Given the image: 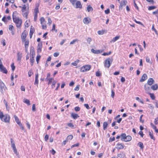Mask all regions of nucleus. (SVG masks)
Listing matches in <instances>:
<instances>
[{
	"label": "nucleus",
	"mask_w": 158,
	"mask_h": 158,
	"mask_svg": "<svg viewBox=\"0 0 158 158\" xmlns=\"http://www.w3.org/2000/svg\"><path fill=\"white\" fill-rule=\"evenodd\" d=\"M18 12L16 11L13 12L12 15L13 21L16 24V27L18 28H20L22 24V21L21 19L18 16Z\"/></svg>",
	"instance_id": "1"
},
{
	"label": "nucleus",
	"mask_w": 158,
	"mask_h": 158,
	"mask_svg": "<svg viewBox=\"0 0 158 158\" xmlns=\"http://www.w3.org/2000/svg\"><path fill=\"white\" fill-rule=\"evenodd\" d=\"M19 7L21 8V11L23 16L26 19H27L29 10L28 4H24L22 6H19Z\"/></svg>",
	"instance_id": "2"
},
{
	"label": "nucleus",
	"mask_w": 158,
	"mask_h": 158,
	"mask_svg": "<svg viewBox=\"0 0 158 158\" xmlns=\"http://www.w3.org/2000/svg\"><path fill=\"white\" fill-rule=\"evenodd\" d=\"M10 117L8 114H4L3 112L0 110V119L1 120L6 123H10Z\"/></svg>",
	"instance_id": "3"
},
{
	"label": "nucleus",
	"mask_w": 158,
	"mask_h": 158,
	"mask_svg": "<svg viewBox=\"0 0 158 158\" xmlns=\"http://www.w3.org/2000/svg\"><path fill=\"white\" fill-rule=\"evenodd\" d=\"M39 5H36L34 9V21H36L38 18V14L39 13Z\"/></svg>",
	"instance_id": "4"
},
{
	"label": "nucleus",
	"mask_w": 158,
	"mask_h": 158,
	"mask_svg": "<svg viewBox=\"0 0 158 158\" xmlns=\"http://www.w3.org/2000/svg\"><path fill=\"white\" fill-rule=\"evenodd\" d=\"M112 62V59L108 58L106 59L104 63V66L105 68H109Z\"/></svg>",
	"instance_id": "5"
},
{
	"label": "nucleus",
	"mask_w": 158,
	"mask_h": 158,
	"mask_svg": "<svg viewBox=\"0 0 158 158\" xmlns=\"http://www.w3.org/2000/svg\"><path fill=\"white\" fill-rule=\"evenodd\" d=\"M0 89L1 93L3 94L7 89V88L5 84L1 79H0Z\"/></svg>",
	"instance_id": "6"
},
{
	"label": "nucleus",
	"mask_w": 158,
	"mask_h": 158,
	"mask_svg": "<svg viewBox=\"0 0 158 158\" xmlns=\"http://www.w3.org/2000/svg\"><path fill=\"white\" fill-rule=\"evenodd\" d=\"M40 24L42 25V28L43 29L45 30L47 29V27L46 24V21L43 17H42L40 19Z\"/></svg>",
	"instance_id": "7"
},
{
	"label": "nucleus",
	"mask_w": 158,
	"mask_h": 158,
	"mask_svg": "<svg viewBox=\"0 0 158 158\" xmlns=\"http://www.w3.org/2000/svg\"><path fill=\"white\" fill-rule=\"evenodd\" d=\"M91 66L89 65H86L82 67L80 69L81 72H85L90 69Z\"/></svg>",
	"instance_id": "8"
},
{
	"label": "nucleus",
	"mask_w": 158,
	"mask_h": 158,
	"mask_svg": "<svg viewBox=\"0 0 158 158\" xmlns=\"http://www.w3.org/2000/svg\"><path fill=\"white\" fill-rule=\"evenodd\" d=\"M0 71L1 72L5 74H7L8 71L6 68L2 64L1 60L0 59Z\"/></svg>",
	"instance_id": "9"
},
{
	"label": "nucleus",
	"mask_w": 158,
	"mask_h": 158,
	"mask_svg": "<svg viewBox=\"0 0 158 158\" xmlns=\"http://www.w3.org/2000/svg\"><path fill=\"white\" fill-rule=\"evenodd\" d=\"M30 53L31 54L32 56L30 58V61L31 63V66H32L34 63L35 62V60L34 59V57L33 56L34 55H35V51L34 50H30Z\"/></svg>",
	"instance_id": "10"
},
{
	"label": "nucleus",
	"mask_w": 158,
	"mask_h": 158,
	"mask_svg": "<svg viewBox=\"0 0 158 158\" xmlns=\"http://www.w3.org/2000/svg\"><path fill=\"white\" fill-rule=\"evenodd\" d=\"M27 35V33L26 30H24L22 33L21 35V38L22 41H25Z\"/></svg>",
	"instance_id": "11"
},
{
	"label": "nucleus",
	"mask_w": 158,
	"mask_h": 158,
	"mask_svg": "<svg viewBox=\"0 0 158 158\" xmlns=\"http://www.w3.org/2000/svg\"><path fill=\"white\" fill-rule=\"evenodd\" d=\"M9 30L11 31V33L12 35H14L15 33V30L14 27L11 24L9 25L8 27Z\"/></svg>",
	"instance_id": "12"
},
{
	"label": "nucleus",
	"mask_w": 158,
	"mask_h": 158,
	"mask_svg": "<svg viewBox=\"0 0 158 158\" xmlns=\"http://www.w3.org/2000/svg\"><path fill=\"white\" fill-rule=\"evenodd\" d=\"M23 42H24V47L25 48V51L27 52L28 51V48L29 45V40H25V41H22Z\"/></svg>",
	"instance_id": "13"
},
{
	"label": "nucleus",
	"mask_w": 158,
	"mask_h": 158,
	"mask_svg": "<svg viewBox=\"0 0 158 158\" xmlns=\"http://www.w3.org/2000/svg\"><path fill=\"white\" fill-rule=\"evenodd\" d=\"M35 31V29L34 27L32 26H31L30 31L29 33L30 38L31 39L32 37V35Z\"/></svg>",
	"instance_id": "14"
},
{
	"label": "nucleus",
	"mask_w": 158,
	"mask_h": 158,
	"mask_svg": "<svg viewBox=\"0 0 158 158\" xmlns=\"http://www.w3.org/2000/svg\"><path fill=\"white\" fill-rule=\"evenodd\" d=\"M103 50H95L94 49H91V52L95 54H99L103 52Z\"/></svg>",
	"instance_id": "15"
},
{
	"label": "nucleus",
	"mask_w": 158,
	"mask_h": 158,
	"mask_svg": "<svg viewBox=\"0 0 158 158\" xmlns=\"http://www.w3.org/2000/svg\"><path fill=\"white\" fill-rule=\"evenodd\" d=\"M124 145L121 143H118L116 144V148L118 149H122L124 148Z\"/></svg>",
	"instance_id": "16"
},
{
	"label": "nucleus",
	"mask_w": 158,
	"mask_h": 158,
	"mask_svg": "<svg viewBox=\"0 0 158 158\" xmlns=\"http://www.w3.org/2000/svg\"><path fill=\"white\" fill-rule=\"evenodd\" d=\"M127 2L126 0H123L122 1L120 2V4L119 6V8H122L123 6H124L127 3Z\"/></svg>",
	"instance_id": "17"
},
{
	"label": "nucleus",
	"mask_w": 158,
	"mask_h": 158,
	"mask_svg": "<svg viewBox=\"0 0 158 158\" xmlns=\"http://www.w3.org/2000/svg\"><path fill=\"white\" fill-rule=\"evenodd\" d=\"M75 4L76 8H79L80 9H81L82 8V6L80 1H77L76 2Z\"/></svg>",
	"instance_id": "18"
},
{
	"label": "nucleus",
	"mask_w": 158,
	"mask_h": 158,
	"mask_svg": "<svg viewBox=\"0 0 158 158\" xmlns=\"http://www.w3.org/2000/svg\"><path fill=\"white\" fill-rule=\"evenodd\" d=\"M147 78L148 76L145 73H144L143 75L139 81L140 82H143L145 81Z\"/></svg>",
	"instance_id": "19"
},
{
	"label": "nucleus",
	"mask_w": 158,
	"mask_h": 158,
	"mask_svg": "<svg viewBox=\"0 0 158 158\" xmlns=\"http://www.w3.org/2000/svg\"><path fill=\"white\" fill-rule=\"evenodd\" d=\"M42 46V44L41 43H39L38 44L37 48V53H39L41 52Z\"/></svg>",
	"instance_id": "20"
},
{
	"label": "nucleus",
	"mask_w": 158,
	"mask_h": 158,
	"mask_svg": "<svg viewBox=\"0 0 158 158\" xmlns=\"http://www.w3.org/2000/svg\"><path fill=\"white\" fill-rule=\"evenodd\" d=\"M11 19V17L10 16H8L6 18L4 16L2 19V20L5 23H7L8 20Z\"/></svg>",
	"instance_id": "21"
},
{
	"label": "nucleus",
	"mask_w": 158,
	"mask_h": 158,
	"mask_svg": "<svg viewBox=\"0 0 158 158\" xmlns=\"http://www.w3.org/2000/svg\"><path fill=\"white\" fill-rule=\"evenodd\" d=\"M39 74L37 73L35 74V81L34 82V84L37 85V86H38L39 84V80H38Z\"/></svg>",
	"instance_id": "22"
},
{
	"label": "nucleus",
	"mask_w": 158,
	"mask_h": 158,
	"mask_svg": "<svg viewBox=\"0 0 158 158\" xmlns=\"http://www.w3.org/2000/svg\"><path fill=\"white\" fill-rule=\"evenodd\" d=\"M91 19L88 17L85 18L83 20V23L85 24H88L91 22Z\"/></svg>",
	"instance_id": "23"
},
{
	"label": "nucleus",
	"mask_w": 158,
	"mask_h": 158,
	"mask_svg": "<svg viewBox=\"0 0 158 158\" xmlns=\"http://www.w3.org/2000/svg\"><path fill=\"white\" fill-rule=\"evenodd\" d=\"M17 60L20 61L22 58V53L19 52H18L17 53Z\"/></svg>",
	"instance_id": "24"
},
{
	"label": "nucleus",
	"mask_w": 158,
	"mask_h": 158,
	"mask_svg": "<svg viewBox=\"0 0 158 158\" xmlns=\"http://www.w3.org/2000/svg\"><path fill=\"white\" fill-rule=\"evenodd\" d=\"M148 85L146 84H145L144 85L145 90L146 92L148 94L149 93V92L150 90V88Z\"/></svg>",
	"instance_id": "25"
},
{
	"label": "nucleus",
	"mask_w": 158,
	"mask_h": 158,
	"mask_svg": "<svg viewBox=\"0 0 158 158\" xmlns=\"http://www.w3.org/2000/svg\"><path fill=\"white\" fill-rule=\"evenodd\" d=\"M154 82V81L153 78H149L147 84L149 85H151Z\"/></svg>",
	"instance_id": "26"
},
{
	"label": "nucleus",
	"mask_w": 158,
	"mask_h": 158,
	"mask_svg": "<svg viewBox=\"0 0 158 158\" xmlns=\"http://www.w3.org/2000/svg\"><path fill=\"white\" fill-rule=\"evenodd\" d=\"M71 116L74 119H76L79 117V116L77 114L73 113L71 114Z\"/></svg>",
	"instance_id": "27"
},
{
	"label": "nucleus",
	"mask_w": 158,
	"mask_h": 158,
	"mask_svg": "<svg viewBox=\"0 0 158 158\" xmlns=\"http://www.w3.org/2000/svg\"><path fill=\"white\" fill-rule=\"evenodd\" d=\"M132 139L130 135L126 136L125 139L124 140V141L126 142L130 141Z\"/></svg>",
	"instance_id": "28"
},
{
	"label": "nucleus",
	"mask_w": 158,
	"mask_h": 158,
	"mask_svg": "<svg viewBox=\"0 0 158 158\" xmlns=\"http://www.w3.org/2000/svg\"><path fill=\"white\" fill-rule=\"evenodd\" d=\"M150 125L153 129L155 130V132L156 133H158V129L152 123H151Z\"/></svg>",
	"instance_id": "29"
},
{
	"label": "nucleus",
	"mask_w": 158,
	"mask_h": 158,
	"mask_svg": "<svg viewBox=\"0 0 158 158\" xmlns=\"http://www.w3.org/2000/svg\"><path fill=\"white\" fill-rule=\"evenodd\" d=\"M109 123L107 122H104L103 124V130H105L106 129Z\"/></svg>",
	"instance_id": "30"
},
{
	"label": "nucleus",
	"mask_w": 158,
	"mask_h": 158,
	"mask_svg": "<svg viewBox=\"0 0 158 158\" xmlns=\"http://www.w3.org/2000/svg\"><path fill=\"white\" fill-rule=\"evenodd\" d=\"M153 132L152 131H149V135L151 138L153 139V140L155 141V138L153 136Z\"/></svg>",
	"instance_id": "31"
},
{
	"label": "nucleus",
	"mask_w": 158,
	"mask_h": 158,
	"mask_svg": "<svg viewBox=\"0 0 158 158\" xmlns=\"http://www.w3.org/2000/svg\"><path fill=\"white\" fill-rule=\"evenodd\" d=\"M151 88L154 90H156L158 89V85L156 84L153 85L151 86Z\"/></svg>",
	"instance_id": "32"
},
{
	"label": "nucleus",
	"mask_w": 158,
	"mask_h": 158,
	"mask_svg": "<svg viewBox=\"0 0 158 158\" xmlns=\"http://www.w3.org/2000/svg\"><path fill=\"white\" fill-rule=\"evenodd\" d=\"M14 117L15 120V122L18 125L19 124H21V122L19 121V118L18 117L16 116V115H14Z\"/></svg>",
	"instance_id": "33"
},
{
	"label": "nucleus",
	"mask_w": 158,
	"mask_h": 158,
	"mask_svg": "<svg viewBox=\"0 0 158 158\" xmlns=\"http://www.w3.org/2000/svg\"><path fill=\"white\" fill-rule=\"evenodd\" d=\"M106 31L104 30H99L98 31V33L99 35H102L104 33H106Z\"/></svg>",
	"instance_id": "34"
},
{
	"label": "nucleus",
	"mask_w": 158,
	"mask_h": 158,
	"mask_svg": "<svg viewBox=\"0 0 158 158\" xmlns=\"http://www.w3.org/2000/svg\"><path fill=\"white\" fill-rule=\"evenodd\" d=\"M120 136L121 137V140L124 141V140L126 136V134L124 133H122L121 135Z\"/></svg>",
	"instance_id": "35"
},
{
	"label": "nucleus",
	"mask_w": 158,
	"mask_h": 158,
	"mask_svg": "<svg viewBox=\"0 0 158 158\" xmlns=\"http://www.w3.org/2000/svg\"><path fill=\"white\" fill-rule=\"evenodd\" d=\"M87 9L88 12H89L91 11H92L93 10V9L90 5H89L87 7Z\"/></svg>",
	"instance_id": "36"
},
{
	"label": "nucleus",
	"mask_w": 158,
	"mask_h": 158,
	"mask_svg": "<svg viewBox=\"0 0 158 158\" xmlns=\"http://www.w3.org/2000/svg\"><path fill=\"white\" fill-rule=\"evenodd\" d=\"M120 38L119 36H116L114 38H113L112 40H111L112 42H114L118 40Z\"/></svg>",
	"instance_id": "37"
},
{
	"label": "nucleus",
	"mask_w": 158,
	"mask_h": 158,
	"mask_svg": "<svg viewBox=\"0 0 158 158\" xmlns=\"http://www.w3.org/2000/svg\"><path fill=\"white\" fill-rule=\"evenodd\" d=\"M3 102L5 105L6 109L8 110L9 107V106H8L7 102L6 100L5 99L4 100Z\"/></svg>",
	"instance_id": "38"
},
{
	"label": "nucleus",
	"mask_w": 158,
	"mask_h": 158,
	"mask_svg": "<svg viewBox=\"0 0 158 158\" xmlns=\"http://www.w3.org/2000/svg\"><path fill=\"white\" fill-rule=\"evenodd\" d=\"M138 145L139 147H140V148L142 149H143V148H144V146L143 145V143L141 142H139V143H138Z\"/></svg>",
	"instance_id": "39"
},
{
	"label": "nucleus",
	"mask_w": 158,
	"mask_h": 158,
	"mask_svg": "<svg viewBox=\"0 0 158 158\" xmlns=\"http://www.w3.org/2000/svg\"><path fill=\"white\" fill-rule=\"evenodd\" d=\"M150 96L152 100H154L155 98V97L154 95V94L153 93H148Z\"/></svg>",
	"instance_id": "40"
},
{
	"label": "nucleus",
	"mask_w": 158,
	"mask_h": 158,
	"mask_svg": "<svg viewBox=\"0 0 158 158\" xmlns=\"http://www.w3.org/2000/svg\"><path fill=\"white\" fill-rule=\"evenodd\" d=\"M40 58L41 56L40 55H38L36 57V61L37 64H38L39 63V61Z\"/></svg>",
	"instance_id": "41"
},
{
	"label": "nucleus",
	"mask_w": 158,
	"mask_h": 158,
	"mask_svg": "<svg viewBox=\"0 0 158 158\" xmlns=\"http://www.w3.org/2000/svg\"><path fill=\"white\" fill-rule=\"evenodd\" d=\"M79 60L77 59L76 61H75L74 62L72 63V64L74 66H76L77 65V64L79 62Z\"/></svg>",
	"instance_id": "42"
},
{
	"label": "nucleus",
	"mask_w": 158,
	"mask_h": 158,
	"mask_svg": "<svg viewBox=\"0 0 158 158\" xmlns=\"http://www.w3.org/2000/svg\"><path fill=\"white\" fill-rule=\"evenodd\" d=\"M48 25L49 26H50L52 24V20L49 17L48 18Z\"/></svg>",
	"instance_id": "43"
},
{
	"label": "nucleus",
	"mask_w": 158,
	"mask_h": 158,
	"mask_svg": "<svg viewBox=\"0 0 158 158\" xmlns=\"http://www.w3.org/2000/svg\"><path fill=\"white\" fill-rule=\"evenodd\" d=\"M56 27V25L54 24H53L52 25V29L51 30L52 31H55L56 32L57 31V30L56 29H55Z\"/></svg>",
	"instance_id": "44"
},
{
	"label": "nucleus",
	"mask_w": 158,
	"mask_h": 158,
	"mask_svg": "<svg viewBox=\"0 0 158 158\" xmlns=\"http://www.w3.org/2000/svg\"><path fill=\"white\" fill-rule=\"evenodd\" d=\"M73 138V136L72 135H69L67 136V137L66 139L68 140H71Z\"/></svg>",
	"instance_id": "45"
},
{
	"label": "nucleus",
	"mask_w": 158,
	"mask_h": 158,
	"mask_svg": "<svg viewBox=\"0 0 158 158\" xmlns=\"http://www.w3.org/2000/svg\"><path fill=\"white\" fill-rule=\"evenodd\" d=\"M23 102H24L27 104L29 106L30 105V101L27 99H25Z\"/></svg>",
	"instance_id": "46"
},
{
	"label": "nucleus",
	"mask_w": 158,
	"mask_h": 158,
	"mask_svg": "<svg viewBox=\"0 0 158 158\" xmlns=\"http://www.w3.org/2000/svg\"><path fill=\"white\" fill-rule=\"evenodd\" d=\"M146 61L147 63H149L150 64H152V62L150 61V58L149 57L147 56L146 57Z\"/></svg>",
	"instance_id": "47"
},
{
	"label": "nucleus",
	"mask_w": 158,
	"mask_h": 158,
	"mask_svg": "<svg viewBox=\"0 0 158 158\" xmlns=\"http://www.w3.org/2000/svg\"><path fill=\"white\" fill-rule=\"evenodd\" d=\"M70 1V2L72 4V5H74L75 4V3L77 1V0H69Z\"/></svg>",
	"instance_id": "48"
},
{
	"label": "nucleus",
	"mask_w": 158,
	"mask_h": 158,
	"mask_svg": "<svg viewBox=\"0 0 158 158\" xmlns=\"http://www.w3.org/2000/svg\"><path fill=\"white\" fill-rule=\"evenodd\" d=\"M33 72L32 70H30L28 71V75L29 77H31V76L33 74Z\"/></svg>",
	"instance_id": "49"
},
{
	"label": "nucleus",
	"mask_w": 158,
	"mask_h": 158,
	"mask_svg": "<svg viewBox=\"0 0 158 158\" xmlns=\"http://www.w3.org/2000/svg\"><path fill=\"white\" fill-rule=\"evenodd\" d=\"M111 53H112V52L111 51H109L108 52V53H105V52L104 53L102 54V55L103 56H108V55H110Z\"/></svg>",
	"instance_id": "50"
},
{
	"label": "nucleus",
	"mask_w": 158,
	"mask_h": 158,
	"mask_svg": "<svg viewBox=\"0 0 158 158\" xmlns=\"http://www.w3.org/2000/svg\"><path fill=\"white\" fill-rule=\"evenodd\" d=\"M11 68L12 71H14L15 69V67L14 65V63H13L11 64Z\"/></svg>",
	"instance_id": "51"
},
{
	"label": "nucleus",
	"mask_w": 158,
	"mask_h": 158,
	"mask_svg": "<svg viewBox=\"0 0 158 158\" xmlns=\"http://www.w3.org/2000/svg\"><path fill=\"white\" fill-rule=\"evenodd\" d=\"M134 21L137 23L140 24L142 26H144L143 24L140 22L137 21L135 19H134Z\"/></svg>",
	"instance_id": "52"
},
{
	"label": "nucleus",
	"mask_w": 158,
	"mask_h": 158,
	"mask_svg": "<svg viewBox=\"0 0 158 158\" xmlns=\"http://www.w3.org/2000/svg\"><path fill=\"white\" fill-rule=\"evenodd\" d=\"M56 83V81L53 80V81L52 84L51 85V87L52 88H53L55 87Z\"/></svg>",
	"instance_id": "53"
},
{
	"label": "nucleus",
	"mask_w": 158,
	"mask_h": 158,
	"mask_svg": "<svg viewBox=\"0 0 158 158\" xmlns=\"http://www.w3.org/2000/svg\"><path fill=\"white\" fill-rule=\"evenodd\" d=\"M47 80L48 81V85L50 84L52 82V81H53V78H50L49 79H47Z\"/></svg>",
	"instance_id": "54"
},
{
	"label": "nucleus",
	"mask_w": 158,
	"mask_h": 158,
	"mask_svg": "<svg viewBox=\"0 0 158 158\" xmlns=\"http://www.w3.org/2000/svg\"><path fill=\"white\" fill-rule=\"evenodd\" d=\"M101 73L99 71H97L96 73V75L97 77H99L101 76Z\"/></svg>",
	"instance_id": "55"
},
{
	"label": "nucleus",
	"mask_w": 158,
	"mask_h": 158,
	"mask_svg": "<svg viewBox=\"0 0 158 158\" xmlns=\"http://www.w3.org/2000/svg\"><path fill=\"white\" fill-rule=\"evenodd\" d=\"M67 125L71 127V128H73L74 127V125L72 123H68L67 124Z\"/></svg>",
	"instance_id": "56"
},
{
	"label": "nucleus",
	"mask_w": 158,
	"mask_h": 158,
	"mask_svg": "<svg viewBox=\"0 0 158 158\" xmlns=\"http://www.w3.org/2000/svg\"><path fill=\"white\" fill-rule=\"evenodd\" d=\"M32 110L33 111H36V108H35V104H34L32 105Z\"/></svg>",
	"instance_id": "57"
},
{
	"label": "nucleus",
	"mask_w": 158,
	"mask_h": 158,
	"mask_svg": "<svg viewBox=\"0 0 158 158\" xmlns=\"http://www.w3.org/2000/svg\"><path fill=\"white\" fill-rule=\"evenodd\" d=\"M143 116V115L142 114L140 116V119H139L140 122L142 123H143L144 122V120H142V118Z\"/></svg>",
	"instance_id": "58"
},
{
	"label": "nucleus",
	"mask_w": 158,
	"mask_h": 158,
	"mask_svg": "<svg viewBox=\"0 0 158 158\" xmlns=\"http://www.w3.org/2000/svg\"><path fill=\"white\" fill-rule=\"evenodd\" d=\"M134 6L136 8V9L138 10H139V8L138 7V6H137V5L135 3V1L134 0Z\"/></svg>",
	"instance_id": "59"
},
{
	"label": "nucleus",
	"mask_w": 158,
	"mask_h": 158,
	"mask_svg": "<svg viewBox=\"0 0 158 158\" xmlns=\"http://www.w3.org/2000/svg\"><path fill=\"white\" fill-rule=\"evenodd\" d=\"M154 124L157 125L158 123V117L155 118L154 121Z\"/></svg>",
	"instance_id": "60"
},
{
	"label": "nucleus",
	"mask_w": 158,
	"mask_h": 158,
	"mask_svg": "<svg viewBox=\"0 0 158 158\" xmlns=\"http://www.w3.org/2000/svg\"><path fill=\"white\" fill-rule=\"evenodd\" d=\"M156 7V6H150L148 7V10H151L155 9Z\"/></svg>",
	"instance_id": "61"
},
{
	"label": "nucleus",
	"mask_w": 158,
	"mask_h": 158,
	"mask_svg": "<svg viewBox=\"0 0 158 158\" xmlns=\"http://www.w3.org/2000/svg\"><path fill=\"white\" fill-rule=\"evenodd\" d=\"M115 140V138L114 137H110L109 140V142H112V141H114Z\"/></svg>",
	"instance_id": "62"
},
{
	"label": "nucleus",
	"mask_w": 158,
	"mask_h": 158,
	"mask_svg": "<svg viewBox=\"0 0 158 158\" xmlns=\"http://www.w3.org/2000/svg\"><path fill=\"white\" fill-rule=\"evenodd\" d=\"M74 110L76 111H78L80 110V108L78 106H76L74 108Z\"/></svg>",
	"instance_id": "63"
},
{
	"label": "nucleus",
	"mask_w": 158,
	"mask_h": 158,
	"mask_svg": "<svg viewBox=\"0 0 158 158\" xmlns=\"http://www.w3.org/2000/svg\"><path fill=\"white\" fill-rule=\"evenodd\" d=\"M29 26V23L27 21H26L25 22V27H28Z\"/></svg>",
	"instance_id": "64"
}]
</instances>
